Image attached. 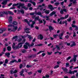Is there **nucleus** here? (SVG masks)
Masks as SVG:
<instances>
[{
  "label": "nucleus",
  "mask_w": 78,
  "mask_h": 78,
  "mask_svg": "<svg viewBox=\"0 0 78 78\" xmlns=\"http://www.w3.org/2000/svg\"><path fill=\"white\" fill-rule=\"evenodd\" d=\"M60 13L61 14H64V11H63V9H61V10Z\"/></svg>",
  "instance_id": "obj_34"
},
{
  "label": "nucleus",
  "mask_w": 78,
  "mask_h": 78,
  "mask_svg": "<svg viewBox=\"0 0 78 78\" xmlns=\"http://www.w3.org/2000/svg\"><path fill=\"white\" fill-rule=\"evenodd\" d=\"M17 72V70H15L13 72L14 73H16Z\"/></svg>",
  "instance_id": "obj_57"
},
{
  "label": "nucleus",
  "mask_w": 78,
  "mask_h": 78,
  "mask_svg": "<svg viewBox=\"0 0 78 78\" xmlns=\"http://www.w3.org/2000/svg\"><path fill=\"white\" fill-rule=\"evenodd\" d=\"M45 6V4H42V5H39L37 8V9H40V11H42L43 10V7H41L42 6Z\"/></svg>",
  "instance_id": "obj_5"
},
{
  "label": "nucleus",
  "mask_w": 78,
  "mask_h": 78,
  "mask_svg": "<svg viewBox=\"0 0 78 78\" xmlns=\"http://www.w3.org/2000/svg\"><path fill=\"white\" fill-rule=\"evenodd\" d=\"M5 53L4 52H2L0 54V56H2L3 54Z\"/></svg>",
  "instance_id": "obj_50"
},
{
  "label": "nucleus",
  "mask_w": 78,
  "mask_h": 78,
  "mask_svg": "<svg viewBox=\"0 0 78 78\" xmlns=\"http://www.w3.org/2000/svg\"><path fill=\"white\" fill-rule=\"evenodd\" d=\"M21 51L23 53H26V52H27L26 50L25 49L22 50Z\"/></svg>",
  "instance_id": "obj_35"
},
{
  "label": "nucleus",
  "mask_w": 78,
  "mask_h": 78,
  "mask_svg": "<svg viewBox=\"0 0 78 78\" xmlns=\"http://www.w3.org/2000/svg\"><path fill=\"white\" fill-rule=\"evenodd\" d=\"M32 22V24L30 25V27L31 28H33V27H34V25L35 24V22L33 21L32 20H30V22Z\"/></svg>",
  "instance_id": "obj_11"
},
{
  "label": "nucleus",
  "mask_w": 78,
  "mask_h": 78,
  "mask_svg": "<svg viewBox=\"0 0 78 78\" xmlns=\"http://www.w3.org/2000/svg\"><path fill=\"white\" fill-rule=\"evenodd\" d=\"M73 3L74 4H75V3H76V0H74Z\"/></svg>",
  "instance_id": "obj_53"
},
{
  "label": "nucleus",
  "mask_w": 78,
  "mask_h": 78,
  "mask_svg": "<svg viewBox=\"0 0 78 78\" xmlns=\"http://www.w3.org/2000/svg\"><path fill=\"white\" fill-rule=\"evenodd\" d=\"M24 21L25 22H26L29 25V26H30V23L28 22V20L27 19L24 20Z\"/></svg>",
  "instance_id": "obj_28"
},
{
  "label": "nucleus",
  "mask_w": 78,
  "mask_h": 78,
  "mask_svg": "<svg viewBox=\"0 0 78 78\" xmlns=\"http://www.w3.org/2000/svg\"><path fill=\"white\" fill-rule=\"evenodd\" d=\"M8 60L7 59H6L5 60V63L6 64H8Z\"/></svg>",
  "instance_id": "obj_37"
},
{
  "label": "nucleus",
  "mask_w": 78,
  "mask_h": 78,
  "mask_svg": "<svg viewBox=\"0 0 78 78\" xmlns=\"http://www.w3.org/2000/svg\"><path fill=\"white\" fill-rule=\"evenodd\" d=\"M15 62H17V61L15 59H13L12 61H10V62L9 64H11V63H14Z\"/></svg>",
  "instance_id": "obj_19"
},
{
  "label": "nucleus",
  "mask_w": 78,
  "mask_h": 78,
  "mask_svg": "<svg viewBox=\"0 0 78 78\" xmlns=\"http://www.w3.org/2000/svg\"><path fill=\"white\" fill-rule=\"evenodd\" d=\"M73 37H76V33L74 32L73 33Z\"/></svg>",
  "instance_id": "obj_45"
},
{
  "label": "nucleus",
  "mask_w": 78,
  "mask_h": 78,
  "mask_svg": "<svg viewBox=\"0 0 78 78\" xmlns=\"http://www.w3.org/2000/svg\"><path fill=\"white\" fill-rule=\"evenodd\" d=\"M56 14V12L55 11H53L50 14V16H52L53 15H54V14Z\"/></svg>",
  "instance_id": "obj_24"
},
{
  "label": "nucleus",
  "mask_w": 78,
  "mask_h": 78,
  "mask_svg": "<svg viewBox=\"0 0 78 78\" xmlns=\"http://www.w3.org/2000/svg\"><path fill=\"white\" fill-rule=\"evenodd\" d=\"M49 76H49V75H45V77H46V78H49Z\"/></svg>",
  "instance_id": "obj_64"
},
{
  "label": "nucleus",
  "mask_w": 78,
  "mask_h": 78,
  "mask_svg": "<svg viewBox=\"0 0 78 78\" xmlns=\"http://www.w3.org/2000/svg\"><path fill=\"white\" fill-rule=\"evenodd\" d=\"M58 34H56V35H53V37L54 38H56V37H58Z\"/></svg>",
  "instance_id": "obj_39"
},
{
  "label": "nucleus",
  "mask_w": 78,
  "mask_h": 78,
  "mask_svg": "<svg viewBox=\"0 0 78 78\" xmlns=\"http://www.w3.org/2000/svg\"><path fill=\"white\" fill-rule=\"evenodd\" d=\"M17 6V8H18L19 9H20V7L21 6L22 8H23L25 10H27L28 9V8L26 7L24 5L25 4H24L21 3H18L16 4H14L12 5V6L14 7V6H17Z\"/></svg>",
  "instance_id": "obj_3"
},
{
  "label": "nucleus",
  "mask_w": 78,
  "mask_h": 78,
  "mask_svg": "<svg viewBox=\"0 0 78 78\" xmlns=\"http://www.w3.org/2000/svg\"><path fill=\"white\" fill-rule=\"evenodd\" d=\"M8 14H11V15H13L14 14V13H13V12H12L11 11H8Z\"/></svg>",
  "instance_id": "obj_30"
},
{
  "label": "nucleus",
  "mask_w": 78,
  "mask_h": 78,
  "mask_svg": "<svg viewBox=\"0 0 78 78\" xmlns=\"http://www.w3.org/2000/svg\"><path fill=\"white\" fill-rule=\"evenodd\" d=\"M27 36H28V38H29L30 40V41L31 39H33V37L31 36V35H29L28 34H27Z\"/></svg>",
  "instance_id": "obj_20"
},
{
  "label": "nucleus",
  "mask_w": 78,
  "mask_h": 78,
  "mask_svg": "<svg viewBox=\"0 0 78 78\" xmlns=\"http://www.w3.org/2000/svg\"><path fill=\"white\" fill-rule=\"evenodd\" d=\"M34 43L33 42H32L30 45L29 44V47H33V46H34Z\"/></svg>",
  "instance_id": "obj_36"
},
{
  "label": "nucleus",
  "mask_w": 78,
  "mask_h": 78,
  "mask_svg": "<svg viewBox=\"0 0 78 78\" xmlns=\"http://www.w3.org/2000/svg\"><path fill=\"white\" fill-rule=\"evenodd\" d=\"M67 73H69V74H74V72L72 71L71 70H69V72Z\"/></svg>",
  "instance_id": "obj_17"
},
{
  "label": "nucleus",
  "mask_w": 78,
  "mask_h": 78,
  "mask_svg": "<svg viewBox=\"0 0 78 78\" xmlns=\"http://www.w3.org/2000/svg\"><path fill=\"white\" fill-rule=\"evenodd\" d=\"M73 56V59H71L69 61L70 62H72L73 61L75 62L76 61V58L78 57V55H74Z\"/></svg>",
  "instance_id": "obj_4"
},
{
  "label": "nucleus",
  "mask_w": 78,
  "mask_h": 78,
  "mask_svg": "<svg viewBox=\"0 0 78 78\" xmlns=\"http://www.w3.org/2000/svg\"><path fill=\"white\" fill-rule=\"evenodd\" d=\"M43 21L44 22V25H45L46 23V21L45 20H43Z\"/></svg>",
  "instance_id": "obj_54"
},
{
  "label": "nucleus",
  "mask_w": 78,
  "mask_h": 78,
  "mask_svg": "<svg viewBox=\"0 0 78 78\" xmlns=\"http://www.w3.org/2000/svg\"><path fill=\"white\" fill-rule=\"evenodd\" d=\"M63 36V33H61V34L59 35V36L60 37H62V36Z\"/></svg>",
  "instance_id": "obj_51"
},
{
  "label": "nucleus",
  "mask_w": 78,
  "mask_h": 78,
  "mask_svg": "<svg viewBox=\"0 0 78 78\" xmlns=\"http://www.w3.org/2000/svg\"><path fill=\"white\" fill-rule=\"evenodd\" d=\"M71 57L69 56L67 58V60H69V59H71Z\"/></svg>",
  "instance_id": "obj_52"
},
{
  "label": "nucleus",
  "mask_w": 78,
  "mask_h": 78,
  "mask_svg": "<svg viewBox=\"0 0 78 78\" xmlns=\"http://www.w3.org/2000/svg\"><path fill=\"white\" fill-rule=\"evenodd\" d=\"M35 13L36 15H37V16H40L41 17H42V13L40 12H36V11L34 12Z\"/></svg>",
  "instance_id": "obj_7"
},
{
  "label": "nucleus",
  "mask_w": 78,
  "mask_h": 78,
  "mask_svg": "<svg viewBox=\"0 0 78 78\" xmlns=\"http://www.w3.org/2000/svg\"><path fill=\"white\" fill-rule=\"evenodd\" d=\"M69 63H66V67H67L69 66Z\"/></svg>",
  "instance_id": "obj_56"
},
{
  "label": "nucleus",
  "mask_w": 78,
  "mask_h": 78,
  "mask_svg": "<svg viewBox=\"0 0 78 78\" xmlns=\"http://www.w3.org/2000/svg\"><path fill=\"white\" fill-rule=\"evenodd\" d=\"M59 67V65H57L55 66L54 69H57V68H58V67Z\"/></svg>",
  "instance_id": "obj_42"
},
{
  "label": "nucleus",
  "mask_w": 78,
  "mask_h": 78,
  "mask_svg": "<svg viewBox=\"0 0 78 78\" xmlns=\"http://www.w3.org/2000/svg\"><path fill=\"white\" fill-rule=\"evenodd\" d=\"M48 8H49V9H51V11H53V9H55V8H56V7H55V8H53V6L52 5H48Z\"/></svg>",
  "instance_id": "obj_9"
},
{
  "label": "nucleus",
  "mask_w": 78,
  "mask_h": 78,
  "mask_svg": "<svg viewBox=\"0 0 78 78\" xmlns=\"http://www.w3.org/2000/svg\"><path fill=\"white\" fill-rule=\"evenodd\" d=\"M76 26L75 25H74L73 24H72V27L73 28H75L76 27Z\"/></svg>",
  "instance_id": "obj_38"
},
{
  "label": "nucleus",
  "mask_w": 78,
  "mask_h": 78,
  "mask_svg": "<svg viewBox=\"0 0 78 78\" xmlns=\"http://www.w3.org/2000/svg\"><path fill=\"white\" fill-rule=\"evenodd\" d=\"M10 73L11 74H13L14 73V72L12 70H11L10 71Z\"/></svg>",
  "instance_id": "obj_61"
},
{
  "label": "nucleus",
  "mask_w": 78,
  "mask_h": 78,
  "mask_svg": "<svg viewBox=\"0 0 78 78\" xmlns=\"http://www.w3.org/2000/svg\"><path fill=\"white\" fill-rule=\"evenodd\" d=\"M19 12H21L22 14H24V11L23 9H21V10H18Z\"/></svg>",
  "instance_id": "obj_22"
},
{
  "label": "nucleus",
  "mask_w": 78,
  "mask_h": 78,
  "mask_svg": "<svg viewBox=\"0 0 78 78\" xmlns=\"http://www.w3.org/2000/svg\"><path fill=\"white\" fill-rule=\"evenodd\" d=\"M56 48L58 50H59V49H60V48H59V46H58V45H56Z\"/></svg>",
  "instance_id": "obj_43"
},
{
  "label": "nucleus",
  "mask_w": 78,
  "mask_h": 78,
  "mask_svg": "<svg viewBox=\"0 0 78 78\" xmlns=\"http://www.w3.org/2000/svg\"><path fill=\"white\" fill-rule=\"evenodd\" d=\"M39 16H37V17H36L35 18V20L34 21H36V20H39Z\"/></svg>",
  "instance_id": "obj_32"
},
{
  "label": "nucleus",
  "mask_w": 78,
  "mask_h": 78,
  "mask_svg": "<svg viewBox=\"0 0 78 78\" xmlns=\"http://www.w3.org/2000/svg\"><path fill=\"white\" fill-rule=\"evenodd\" d=\"M32 3L33 5L34 6H35V5H36V3L34 2H32Z\"/></svg>",
  "instance_id": "obj_59"
},
{
  "label": "nucleus",
  "mask_w": 78,
  "mask_h": 78,
  "mask_svg": "<svg viewBox=\"0 0 78 78\" xmlns=\"http://www.w3.org/2000/svg\"><path fill=\"white\" fill-rule=\"evenodd\" d=\"M1 76L0 77V78H5L3 76H4V75L3 74L1 75Z\"/></svg>",
  "instance_id": "obj_46"
},
{
  "label": "nucleus",
  "mask_w": 78,
  "mask_h": 78,
  "mask_svg": "<svg viewBox=\"0 0 78 78\" xmlns=\"http://www.w3.org/2000/svg\"><path fill=\"white\" fill-rule=\"evenodd\" d=\"M21 41H22V39L21 38H19V39L18 40V41L19 42H21Z\"/></svg>",
  "instance_id": "obj_40"
},
{
  "label": "nucleus",
  "mask_w": 78,
  "mask_h": 78,
  "mask_svg": "<svg viewBox=\"0 0 78 78\" xmlns=\"http://www.w3.org/2000/svg\"><path fill=\"white\" fill-rule=\"evenodd\" d=\"M12 24L13 25H17L18 24V23H17V22L16 21H14L12 23Z\"/></svg>",
  "instance_id": "obj_29"
},
{
  "label": "nucleus",
  "mask_w": 78,
  "mask_h": 78,
  "mask_svg": "<svg viewBox=\"0 0 78 78\" xmlns=\"http://www.w3.org/2000/svg\"><path fill=\"white\" fill-rule=\"evenodd\" d=\"M31 6V4L30 3L28 4V5L27 6L28 7H30Z\"/></svg>",
  "instance_id": "obj_58"
},
{
  "label": "nucleus",
  "mask_w": 78,
  "mask_h": 78,
  "mask_svg": "<svg viewBox=\"0 0 78 78\" xmlns=\"http://www.w3.org/2000/svg\"><path fill=\"white\" fill-rule=\"evenodd\" d=\"M44 52H45V51H40L39 52H38V53H37V55H39V54H40V53H44Z\"/></svg>",
  "instance_id": "obj_33"
},
{
  "label": "nucleus",
  "mask_w": 78,
  "mask_h": 78,
  "mask_svg": "<svg viewBox=\"0 0 78 78\" xmlns=\"http://www.w3.org/2000/svg\"><path fill=\"white\" fill-rule=\"evenodd\" d=\"M69 17V15H67L66 16H65L64 18L65 19H67L68 18V17Z\"/></svg>",
  "instance_id": "obj_44"
},
{
  "label": "nucleus",
  "mask_w": 78,
  "mask_h": 78,
  "mask_svg": "<svg viewBox=\"0 0 78 78\" xmlns=\"http://www.w3.org/2000/svg\"><path fill=\"white\" fill-rule=\"evenodd\" d=\"M24 71V69H23L22 70L20 73V75L21 76H24V74H23V73Z\"/></svg>",
  "instance_id": "obj_15"
},
{
  "label": "nucleus",
  "mask_w": 78,
  "mask_h": 78,
  "mask_svg": "<svg viewBox=\"0 0 78 78\" xmlns=\"http://www.w3.org/2000/svg\"><path fill=\"white\" fill-rule=\"evenodd\" d=\"M25 41H26V39H24L22 41V42L19 43L18 46L15 47V45H16V44H15L14 43H13V45H12L13 48L14 50H16L17 49H19V48H21V47H22V44H23L25 42Z\"/></svg>",
  "instance_id": "obj_1"
},
{
  "label": "nucleus",
  "mask_w": 78,
  "mask_h": 78,
  "mask_svg": "<svg viewBox=\"0 0 78 78\" xmlns=\"http://www.w3.org/2000/svg\"><path fill=\"white\" fill-rule=\"evenodd\" d=\"M25 45H23V47L25 49H27L28 48V46H29V43L27 42H26L25 43Z\"/></svg>",
  "instance_id": "obj_6"
},
{
  "label": "nucleus",
  "mask_w": 78,
  "mask_h": 78,
  "mask_svg": "<svg viewBox=\"0 0 78 78\" xmlns=\"http://www.w3.org/2000/svg\"><path fill=\"white\" fill-rule=\"evenodd\" d=\"M50 12V11L49 10H45V11H44V12H45L46 14H49Z\"/></svg>",
  "instance_id": "obj_25"
},
{
  "label": "nucleus",
  "mask_w": 78,
  "mask_h": 78,
  "mask_svg": "<svg viewBox=\"0 0 78 78\" xmlns=\"http://www.w3.org/2000/svg\"><path fill=\"white\" fill-rule=\"evenodd\" d=\"M9 23H12V16H9L8 20Z\"/></svg>",
  "instance_id": "obj_8"
},
{
  "label": "nucleus",
  "mask_w": 78,
  "mask_h": 78,
  "mask_svg": "<svg viewBox=\"0 0 78 78\" xmlns=\"http://www.w3.org/2000/svg\"><path fill=\"white\" fill-rule=\"evenodd\" d=\"M26 67L27 68H29V67H31V66L29 65H27L26 66Z\"/></svg>",
  "instance_id": "obj_62"
},
{
  "label": "nucleus",
  "mask_w": 78,
  "mask_h": 78,
  "mask_svg": "<svg viewBox=\"0 0 78 78\" xmlns=\"http://www.w3.org/2000/svg\"><path fill=\"white\" fill-rule=\"evenodd\" d=\"M62 69L65 72H67L68 70V69H67V68H64L63 67L62 68Z\"/></svg>",
  "instance_id": "obj_18"
},
{
  "label": "nucleus",
  "mask_w": 78,
  "mask_h": 78,
  "mask_svg": "<svg viewBox=\"0 0 78 78\" xmlns=\"http://www.w3.org/2000/svg\"><path fill=\"white\" fill-rule=\"evenodd\" d=\"M24 70L25 72H28V70H27V69H24Z\"/></svg>",
  "instance_id": "obj_60"
},
{
  "label": "nucleus",
  "mask_w": 78,
  "mask_h": 78,
  "mask_svg": "<svg viewBox=\"0 0 78 78\" xmlns=\"http://www.w3.org/2000/svg\"><path fill=\"white\" fill-rule=\"evenodd\" d=\"M38 38H39L41 40H42L43 38H44V36L42 34H40L39 36H38Z\"/></svg>",
  "instance_id": "obj_12"
},
{
  "label": "nucleus",
  "mask_w": 78,
  "mask_h": 78,
  "mask_svg": "<svg viewBox=\"0 0 78 78\" xmlns=\"http://www.w3.org/2000/svg\"><path fill=\"white\" fill-rule=\"evenodd\" d=\"M18 37L17 36H15V37H14L13 38H12V41H14V40H15V41H16L17 40Z\"/></svg>",
  "instance_id": "obj_14"
},
{
  "label": "nucleus",
  "mask_w": 78,
  "mask_h": 78,
  "mask_svg": "<svg viewBox=\"0 0 78 78\" xmlns=\"http://www.w3.org/2000/svg\"><path fill=\"white\" fill-rule=\"evenodd\" d=\"M75 45H76V44H75V42H73V44L71 45V47H73Z\"/></svg>",
  "instance_id": "obj_26"
},
{
  "label": "nucleus",
  "mask_w": 78,
  "mask_h": 78,
  "mask_svg": "<svg viewBox=\"0 0 78 78\" xmlns=\"http://www.w3.org/2000/svg\"><path fill=\"white\" fill-rule=\"evenodd\" d=\"M4 12H0V16L1 17H3L4 16Z\"/></svg>",
  "instance_id": "obj_23"
},
{
  "label": "nucleus",
  "mask_w": 78,
  "mask_h": 78,
  "mask_svg": "<svg viewBox=\"0 0 78 78\" xmlns=\"http://www.w3.org/2000/svg\"><path fill=\"white\" fill-rule=\"evenodd\" d=\"M75 28V30H76V31H77L78 30V26H76V27Z\"/></svg>",
  "instance_id": "obj_47"
},
{
  "label": "nucleus",
  "mask_w": 78,
  "mask_h": 78,
  "mask_svg": "<svg viewBox=\"0 0 78 78\" xmlns=\"http://www.w3.org/2000/svg\"><path fill=\"white\" fill-rule=\"evenodd\" d=\"M60 4L59 2H56L55 3V5H56V6H58V5H59Z\"/></svg>",
  "instance_id": "obj_41"
},
{
  "label": "nucleus",
  "mask_w": 78,
  "mask_h": 78,
  "mask_svg": "<svg viewBox=\"0 0 78 78\" xmlns=\"http://www.w3.org/2000/svg\"><path fill=\"white\" fill-rule=\"evenodd\" d=\"M6 31L5 28H4L2 29H0V34H1V33H3V31Z\"/></svg>",
  "instance_id": "obj_16"
},
{
  "label": "nucleus",
  "mask_w": 78,
  "mask_h": 78,
  "mask_svg": "<svg viewBox=\"0 0 78 78\" xmlns=\"http://www.w3.org/2000/svg\"><path fill=\"white\" fill-rule=\"evenodd\" d=\"M8 31L11 32L16 31L17 30L18 27L17 26H14L12 24L8 25Z\"/></svg>",
  "instance_id": "obj_2"
},
{
  "label": "nucleus",
  "mask_w": 78,
  "mask_h": 78,
  "mask_svg": "<svg viewBox=\"0 0 78 78\" xmlns=\"http://www.w3.org/2000/svg\"><path fill=\"white\" fill-rule=\"evenodd\" d=\"M5 56H6L8 58H9V56L10 55V53H5Z\"/></svg>",
  "instance_id": "obj_21"
},
{
  "label": "nucleus",
  "mask_w": 78,
  "mask_h": 78,
  "mask_svg": "<svg viewBox=\"0 0 78 78\" xmlns=\"http://www.w3.org/2000/svg\"><path fill=\"white\" fill-rule=\"evenodd\" d=\"M45 55L46 54L45 53H43L42 54V57H44V56H45Z\"/></svg>",
  "instance_id": "obj_49"
},
{
  "label": "nucleus",
  "mask_w": 78,
  "mask_h": 78,
  "mask_svg": "<svg viewBox=\"0 0 78 78\" xmlns=\"http://www.w3.org/2000/svg\"><path fill=\"white\" fill-rule=\"evenodd\" d=\"M4 14H6V15H7L8 14V12H4Z\"/></svg>",
  "instance_id": "obj_63"
},
{
  "label": "nucleus",
  "mask_w": 78,
  "mask_h": 78,
  "mask_svg": "<svg viewBox=\"0 0 78 78\" xmlns=\"http://www.w3.org/2000/svg\"><path fill=\"white\" fill-rule=\"evenodd\" d=\"M9 0H5L2 2V5H6V4H7L8 1H9Z\"/></svg>",
  "instance_id": "obj_10"
},
{
  "label": "nucleus",
  "mask_w": 78,
  "mask_h": 78,
  "mask_svg": "<svg viewBox=\"0 0 78 78\" xmlns=\"http://www.w3.org/2000/svg\"><path fill=\"white\" fill-rule=\"evenodd\" d=\"M49 30H50V31H51V30H53V27H52L51 26H49Z\"/></svg>",
  "instance_id": "obj_31"
},
{
  "label": "nucleus",
  "mask_w": 78,
  "mask_h": 78,
  "mask_svg": "<svg viewBox=\"0 0 78 78\" xmlns=\"http://www.w3.org/2000/svg\"><path fill=\"white\" fill-rule=\"evenodd\" d=\"M30 30V29H29V28H26L24 29V30H25V31H26V33L27 34L30 33V32L28 31H29Z\"/></svg>",
  "instance_id": "obj_13"
},
{
  "label": "nucleus",
  "mask_w": 78,
  "mask_h": 78,
  "mask_svg": "<svg viewBox=\"0 0 78 78\" xmlns=\"http://www.w3.org/2000/svg\"><path fill=\"white\" fill-rule=\"evenodd\" d=\"M64 2L63 1L60 3V4L61 5H64Z\"/></svg>",
  "instance_id": "obj_55"
},
{
  "label": "nucleus",
  "mask_w": 78,
  "mask_h": 78,
  "mask_svg": "<svg viewBox=\"0 0 78 78\" xmlns=\"http://www.w3.org/2000/svg\"><path fill=\"white\" fill-rule=\"evenodd\" d=\"M35 14V13L34 12H32L30 13V16H33V15H34Z\"/></svg>",
  "instance_id": "obj_48"
},
{
  "label": "nucleus",
  "mask_w": 78,
  "mask_h": 78,
  "mask_svg": "<svg viewBox=\"0 0 78 78\" xmlns=\"http://www.w3.org/2000/svg\"><path fill=\"white\" fill-rule=\"evenodd\" d=\"M8 51H11V47L10 46H8L7 48Z\"/></svg>",
  "instance_id": "obj_27"
}]
</instances>
